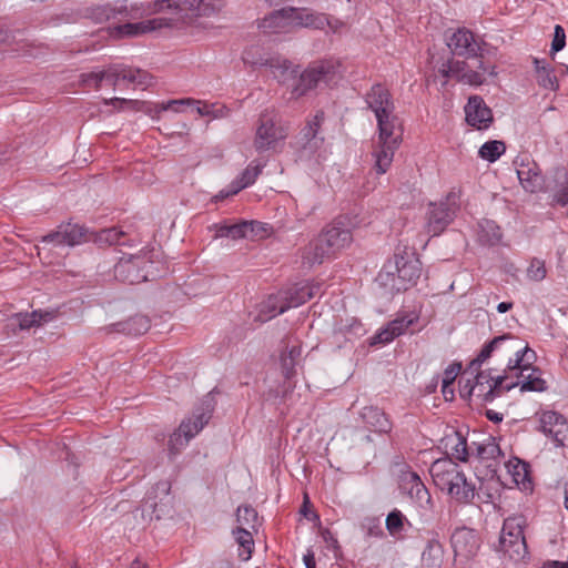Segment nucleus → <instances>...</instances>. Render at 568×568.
I'll return each instance as SVG.
<instances>
[{"label":"nucleus","mask_w":568,"mask_h":568,"mask_svg":"<svg viewBox=\"0 0 568 568\" xmlns=\"http://www.w3.org/2000/svg\"><path fill=\"white\" fill-rule=\"evenodd\" d=\"M367 108L374 113L377 122V142L373 150L374 169L384 174L392 165L395 151L402 142V125L395 112V103L389 90L374 84L365 94Z\"/></svg>","instance_id":"f257e3e1"},{"label":"nucleus","mask_w":568,"mask_h":568,"mask_svg":"<svg viewBox=\"0 0 568 568\" xmlns=\"http://www.w3.org/2000/svg\"><path fill=\"white\" fill-rule=\"evenodd\" d=\"M243 61L251 64H261L270 67L272 74L278 82L286 83L290 80L295 82L291 89V98L300 99L310 91L317 88L320 83L329 84L336 80L341 63L334 59H324L314 61L303 72H300L297 65L286 59L272 58L261 61H254L245 52Z\"/></svg>","instance_id":"f03ea898"},{"label":"nucleus","mask_w":568,"mask_h":568,"mask_svg":"<svg viewBox=\"0 0 568 568\" xmlns=\"http://www.w3.org/2000/svg\"><path fill=\"white\" fill-rule=\"evenodd\" d=\"M435 486L447 493L458 504H470L476 496L475 484L468 481L464 471L452 458L435 460L429 468Z\"/></svg>","instance_id":"7ed1b4c3"},{"label":"nucleus","mask_w":568,"mask_h":568,"mask_svg":"<svg viewBox=\"0 0 568 568\" xmlns=\"http://www.w3.org/2000/svg\"><path fill=\"white\" fill-rule=\"evenodd\" d=\"M473 62L455 60L454 58L436 61L434 68L445 79L444 85L449 79H455L463 84L478 87L486 82L487 75L496 77V65L483 58H473Z\"/></svg>","instance_id":"20e7f679"},{"label":"nucleus","mask_w":568,"mask_h":568,"mask_svg":"<svg viewBox=\"0 0 568 568\" xmlns=\"http://www.w3.org/2000/svg\"><path fill=\"white\" fill-rule=\"evenodd\" d=\"M328 23L324 13H314L307 9L293 7L275 10L266 16L260 23V28L266 33L290 32L295 28L324 29Z\"/></svg>","instance_id":"39448f33"},{"label":"nucleus","mask_w":568,"mask_h":568,"mask_svg":"<svg viewBox=\"0 0 568 568\" xmlns=\"http://www.w3.org/2000/svg\"><path fill=\"white\" fill-rule=\"evenodd\" d=\"M89 241H92V233H88L84 227L72 223L61 224L55 231L42 236L40 241L42 245L38 246V254L49 264H59L60 258L65 254L53 257L51 256L53 250H63L65 246H75Z\"/></svg>","instance_id":"423d86ee"},{"label":"nucleus","mask_w":568,"mask_h":568,"mask_svg":"<svg viewBox=\"0 0 568 568\" xmlns=\"http://www.w3.org/2000/svg\"><path fill=\"white\" fill-rule=\"evenodd\" d=\"M142 7L128 0L92 4L83 10V17L93 23H112L109 31L126 21L140 19Z\"/></svg>","instance_id":"0eeeda50"},{"label":"nucleus","mask_w":568,"mask_h":568,"mask_svg":"<svg viewBox=\"0 0 568 568\" xmlns=\"http://www.w3.org/2000/svg\"><path fill=\"white\" fill-rule=\"evenodd\" d=\"M159 275L150 252L139 254H124L114 265V276L118 281L128 284H139L153 280Z\"/></svg>","instance_id":"6e6552de"},{"label":"nucleus","mask_w":568,"mask_h":568,"mask_svg":"<svg viewBox=\"0 0 568 568\" xmlns=\"http://www.w3.org/2000/svg\"><path fill=\"white\" fill-rule=\"evenodd\" d=\"M460 209V192L452 190L437 202H430L426 212L425 229L430 236H438L454 221Z\"/></svg>","instance_id":"1a4fd4ad"},{"label":"nucleus","mask_w":568,"mask_h":568,"mask_svg":"<svg viewBox=\"0 0 568 568\" xmlns=\"http://www.w3.org/2000/svg\"><path fill=\"white\" fill-rule=\"evenodd\" d=\"M88 80H95V90H99L103 83L115 88L121 81L144 90L152 84L153 78L144 70L116 64L105 70L90 72L87 77Z\"/></svg>","instance_id":"9d476101"},{"label":"nucleus","mask_w":568,"mask_h":568,"mask_svg":"<svg viewBox=\"0 0 568 568\" xmlns=\"http://www.w3.org/2000/svg\"><path fill=\"white\" fill-rule=\"evenodd\" d=\"M526 518L521 515L509 516L504 520L499 537L498 550L510 559H523L527 554V545L524 536Z\"/></svg>","instance_id":"9b49d317"},{"label":"nucleus","mask_w":568,"mask_h":568,"mask_svg":"<svg viewBox=\"0 0 568 568\" xmlns=\"http://www.w3.org/2000/svg\"><path fill=\"white\" fill-rule=\"evenodd\" d=\"M508 375L491 376L490 372H478L475 382L468 389L467 395H475L484 402H493L505 392L513 389L516 383L510 381Z\"/></svg>","instance_id":"f8f14e48"},{"label":"nucleus","mask_w":568,"mask_h":568,"mask_svg":"<svg viewBox=\"0 0 568 568\" xmlns=\"http://www.w3.org/2000/svg\"><path fill=\"white\" fill-rule=\"evenodd\" d=\"M180 17H159L140 22L126 21L123 24L115 26L110 30V36L114 39L140 37L161 29H172L182 22Z\"/></svg>","instance_id":"ddd939ff"},{"label":"nucleus","mask_w":568,"mask_h":568,"mask_svg":"<svg viewBox=\"0 0 568 568\" xmlns=\"http://www.w3.org/2000/svg\"><path fill=\"white\" fill-rule=\"evenodd\" d=\"M287 131L280 125L272 112H263L258 120L256 134L254 139V148L262 153L275 149L280 141L285 140Z\"/></svg>","instance_id":"4468645a"},{"label":"nucleus","mask_w":568,"mask_h":568,"mask_svg":"<svg viewBox=\"0 0 568 568\" xmlns=\"http://www.w3.org/2000/svg\"><path fill=\"white\" fill-rule=\"evenodd\" d=\"M212 407L209 402H204L202 407L194 410L193 416L183 420L179 430L170 436L169 446L173 450L176 444L183 445L181 437L184 436L185 443L193 438L211 419Z\"/></svg>","instance_id":"2eb2a0df"},{"label":"nucleus","mask_w":568,"mask_h":568,"mask_svg":"<svg viewBox=\"0 0 568 568\" xmlns=\"http://www.w3.org/2000/svg\"><path fill=\"white\" fill-rule=\"evenodd\" d=\"M447 47L453 55L466 59L483 58L484 48L475 34L465 28H459L447 37Z\"/></svg>","instance_id":"dca6fc26"},{"label":"nucleus","mask_w":568,"mask_h":568,"mask_svg":"<svg viewBox=\"0 0 568 568\" xmlns=\"http://www.w3.org/2000/svg\"><path fill=\"white\" fill-rule=\"evenodd\" d=\"M450 544L456 558L468 560L477 555L480 547V537L473 528L459 527L453 531Z\"/></svg>","instance_id":"f3484780"},{"label":"nucleus","mask_w":568,"mask_h":568,"mask_svg":"<svg viewBox=\"0 0 568 568\" xmlns=\"http://www.w3.org/2000/svg\"><path fill=\"white\" fill-rule=\"evenodd\" d=\"M550 437L557 446L568 444V422L566 417L554 410H545L539 415V428Z\"/></svg>","instance_id":"a211bd4d"},{"label":"nucleus","mask_w":568,"mask_h":568,"mask_svg":"<svg viewBox=\"0 0 568 568\" xmlns=\"http://www.w3.org/2000/svg\"><path fill=\"white\" fill-rule=\"evenodd\" d=\"M324 111L320 110L315 115L306 121V124L300 131L296 138V144L303 150L314 153L324 142V138L320 136V129L324 122Z\"/></svg>","instance_id":"6ab92c4d"},{"label":"nucleus","mask_w":568,"mask_h":568,"mask_svg":"<svg viewBox=\"0 0 568 568\" xmlns=\"http://www.w3.org/2000/svg\"><path fill=\"white\" fill-rule=\"evenodd\" d=\"M466 122L477 130H486L494 122L491 109L479 95L469 97L465 105Z\"/></svg>","instance_id":"aec40b11"},{"label":"nucleus","mask_w":568,"mask_h":568,"mask_svg":"<svg viewBox=\"0 0 568 568\" xmlns=\"http://www.w3.org/2000/svg\"><path fill=\"white\" fill-rule=\"evenodd\" d=\"M517 165V176L521 186L530 193H535L542 189L544 179L537 163L528 155L521 156L515 161Z\"/></svg>","instance_id":"412c9836"},{"label":"nucleus","mask_w":568,"mask_h":568,"mask_svg":"<svg viewBox=\"0 0 568 568\" xmlns=\"http://www.w3.org/2000/svg\"><path fill=\"white\" fill-rule=\"evenodd\" d=\"M508 351H515V358H510L508 361L507 367L504 371L505 375L510 376V381H513V375H523L524 372L529 371L530 368H535L532 364L536 361V353L528 345L523 347H517L510 345Z\"/></svg>","instance_id":"4be33fe9"},{"label":"nucleus","mask_w":568,"mask_h":568,"mask_svg":"<svg viewBox=\"0 0 568 568\" xmlns=\"http://www.w3.org/2000/svg\"><path fill=\"white\" fill-rule=\"evenodd\" d=\"M224 0H183L182 22L193 17H213L224 8Z\"/></svg>","instance_id":"5701e85b"},{"label":"nucleus","mask_w":568,"mask_h":568,"mask_svg":"<svg viewBox=\"0 0 568 568\" xmlns=\"http://www.w3.org/2000/svg\"><path fill=\"white\" fill-rule=\"evenodd\" d=\"M320 235L326 243L325 247H328L334 256L353 242L351 230L337 225L326 226Z\"/></svg>","instance_id":"b1692460"},{"label":"nucleus","mask_w":568,"mask_h":568,"mask_svg":"<svg viewBox=\"0 0 568 568\" xmlns=\"http://www.w3.org/2000/svg\"><path fill=\"white\" fill-rule=\"evenodd\" d=\"M395 270L402 285L398 288L406 290L414 285L420 276V262L417 258L395 255Z\"/></svg>","instance_id":"393cba45"},{"label":"nucleus","mask_w":568,"mask_h":568,"mask_svg":"<svg viewBox=\"0 0 568 568\" xmlns=\"http://www.w3.org/2000/svg\"><path fill=\"white\" fill-rule=\"evenodd\" d=\"M403 483L412 499H414L422 508L432 507V496L426 486L415 471H408L403 475Z\"/></svg>","instance_id":"a878e982"},{"label":"nucleus","mask_w":568,"mask_h":568,"mask_svg":"<svg viewBox=\"0 0 568 568\" xmlns=\"http://www.w3.org/2000/svg\"><path fill=\"white\" fill-rule=\"evenodd\" d=\"M326 243L318 234L302 250V263L310 267L322 264L325 260L334 257Z\"/></svg>","instance_id":"bb28decb"},{"label":"nucleus","mask_w":568,"mask_h":568,"mask_svg":"<svg viewBox=\"0 0 568 568\" xmlns=\"http://www.w3.org/2000/svg\"><path fill=\"white\" fill-rule=\"evenodd\" d=\"M513 382L516 383L515 387L519 386L521 393H542L548 389V383L542 377V372L538 367L530 368L529 371L524 372L523 375H513Z\"/></svg>","instance_id":"cd10ccee"},{"label":"nucleus","mask_w":568,"mask_h":568,"mask_svg":"<svg viewBox=\"0 0 568 568\" xmlns=\"http://www.w3.org/2000/svg\"><path fill=\"white\" fill-rule=\"evenodd\" d=\"M261 224L254 221H242L235 224H216V237H231L233 240L248 237L260 230Z\"/></svg>","instance_id":"c85d7f7f"},{"label":"nucleus","mask_w":568,"mask_h":568,"mask_svg":"<svg viewBox=\"0 0 568 568\" xmlns=\"http://www.w3.org/2000/svg\"><path fill=\"white\" fill-rule=\"evenodd\" d=\"M442 445L452 460L468 462L469 450L467 439L459 432L453 430L442 439Z\"/></svg>","instance_id":"c756f323"},{"label":"nucleus","mask_w":568,"mask_h":568,"mask_svg":"<svg viewBox=\"0 0 568 568\" xmlns=\"http://www.w3.org/2000/svg\"><path fill=\"white\" fill-rule=\"evenodd\" d=\"M363 422L374 432L387 433L392 424L386 414L378 407L366 406L361 412Z\"/></svg>","instance_id":"7c9ffc66"},{"label":"nucleus","mask_w":568,"mask_h":568,"mask_svg":"<svg viewBox=\"0 0 568 568\" xmlns=\"http://www.w3.org/2000/svg\"><path fill=\"white\" fill-rule=\"evenodd\" d=\"M507 342H517L516 338L509 336V335H501L493 338L490 342L484 345L479 354L475 359H473L467 368V371L464 374H470L473 375L484 362H486L490 356L491 353L497 349L500 345L506 344Z\"/></svg>","instance_id":"2f4dec72"},{"label":"nucleus","mask_w":568,"mask_h":568,"mask_svg":"<svg viewBox=\"0 0 568 568\" xmlns=\"http://www.w3.org/2000/svg\"><path fill=\"white\" fill-rule=\"evenodd\" d=\"M55 316L57 312L54 311L37 310L31 313H20L16 315L14 322L20 329H30L31 327L40 326L43 323L54 320Z\"/></svg>","instance_id":"473e14b6"},{"label":"nucleus","mask_w":568,"mask_h":568,"mask_svg":"<svg viewBox=\"0 0 568 568\" xmlns=\"http://www.w3.org/2000/svg\"><path fill=\"white\" fill-rule=\"evenodd\" d=\"M112 332L124 333L126 335H141L149 331L150 320L144 315H135L126 321L111 325Z\"/></svg>","instance_id":"72a5a7b5"},{"label":"nucleus","mask_w":568,"mask_h":568,"mask_svg":"<svg viewBox=\"0 0 568 568\" xmlns=\"http://www.w3.org/2000/svg\"><path fill=\"white\" fill-rule=\"evenodd\" d=\"M135 3L142 7L143 13L140 18L149 14L160 13L166 9L174 11L173 17L183 16V0H154L146 3Z\"/></svg>","instance_id":"f704fd0d"},{"label":"nucleus","mask_w":568,"mask_h":568,"mask_svg":"<svg viewBox=\"0 0 568 568\" xmlns=\"http://www.w3.org/2000/svg\"><path fill=\"white\" fill-rule=\"evenodd\" d=\"M264 166L265 162L257 160L252 161L242 172L239 181L233 183V193H239L244 187L252 185L261 174Z\"/></svg>","instance_id":"c9c22d12"},{"label":"nucleus","mask_w":568,"mask_h":568,"mask_svg":"<svg viewBox=\"0 0 568 568\" xmlns=\"http://www.w3.org/2000/svg\"><path fill=\"white\" fill-rule=\"evenodd\" d=\"M92 241L99 245H125L126 234L116 227L103 229L92 233Z\"/></svg>","instance_id":"e433bc0d"},{"label":"nucleus","mask_w":568,"mask_h":568,"mask_svg":"<svg viewBox=\"0 0 568 568\" xmlns=\"http://www.w3.org/2000/svg\"><path fill=\"white\" fill-rule=\"evenodd\" d=\"M291 305L288 303L278 304L277 296H270L260 308L257 320L260 322H267L271 318L284 313Z\"/></svg>","instance_id":"4c0bfd02"},{"label":"nucleus","mask_w":568,"mask_h":568,"mask_svg":"<svg viewBox=\"0 0 568 568\" xmlns=\"http://www.w3.org/2000/svg\"><path fill=\"white\" fill-rule=\"evenodd\" d=\"M233 534L240 545L239 557L244 561L248 560L254 548V540L251 530L236 528Z\"/></svg>","instance_id":"58836bf2"},{"label":"nucleus","mask_w":568,"mask_h":568,"mask_svg":"<svg viewBox=\"0 0 568 568\" xmlns=\"http://www.w3.org/2000/svg\"><path fill=\"white\" fill-rule=\"evenodd\" d=\"M257 511L248 505L240 506L236 511L237 528L255 530L257 527Z\"/></svg>","instance_id":"ea45409f"},{"label":"nucleus","mask_w":568,"mask_h":568,"mask_svg":"<svg viewBox=\"0 0 568 568\" xmlns=\"http://www.w3.org/2000/svg\"><path fill=\"white\" fill-rule=\"evenodd\" d=\"M552 204L560 206L568 205V172L561 171L557 173L556 190L552 195Z\"/></svg>","instance_id":"a19ab883"},{"label":"nucleus","mask_w":568,"mask_h":568,"mask_svg":"<svg viewBox=\"0 0 568 568\" xmlns=\"http://www.w3.org/2000/svg\"><path fill=\"white\" fill-rule=\"evenodd\" d=\"M506 151V145L503 141L493 140L484 143L479 149V156L488 162L497 161Z\"/></svg>","instance_id":"79ce46f5"},{"label":"nucleus","mask_w":568,"mask_h":568,"mask_svg":"<svg viewBox=\"0 0 568 568\" xmlns=\"http://www.w3.org/2000/svg\"><path fill=\"white\" fill-rule=\"evenodd\" d=\"M408 523L403 513L398 509H393L386 517V529L393 537H398L405 529V524Z\"/></svg>","instance_id":"37998d69"},{"label":"nucleus","mask_w":568,"mask_h":568,"mask_svg":"<svg viewBox=\"0 0 568 568\" xmlns=\"http://www.w3.org/2000/svg\"><path fill=\"white\" fill-rule=\"evenodd\" d=\"M509 473L513 476L514 481L519 486L521 485L523 489H529L531 486V480L529 478L528 464L516 460V464L511 465L509 468Z\"/></svg>","instance_id":"c03bdc74"},{"label":"nucleus","mask_w":568,"mask_h":568,"mask_svg":"<svg viewBox=\"0 0 568 568\" xmlns=\"http://www.w3.org/2000/svg\"><path fill=\"white\" fill-rule=\"evenodd\" d=\"M318 291V286H311L308 284L302 285L301 287H297L294 294L290 296L288 304L291 307H296L301 304H304L312 300Z\"/></svg>","instance_id":"a18cd8bd"},{"label":"nucleus","mask_w":568,"mask_h":568,"mask_svg":"<svg viewBox=\"0 0 568 568\" xmlns=\"http://www.w3.org/2000/svg\"><path fill=\"white\" fill-rule=\"evenodd\" d=\"M104 103L108 105H112L118 110H124L125 108H130L134 111H145L148 113L152 112L151 108H149L145 102L139 100L112 98L110 100H105Z\"/></svg>","instance_id":"49530a36"},{"label":"nucleus","mask_w":568,"mask_h":568,"mask_svg":"<svg viewBox=\"0 0 568 568\" xmlns=\"http://www.w3.org/2000/svg\"><path fill=\"white\" fill-rule=\"evenodd\" d=\"M476 445V456L479 459H494L501 455L500 447L494 438H488L486 442Z\"/></svg>","instance_id":"de8ad7c7"},{"label":"nucleus","mask_w":568,"mask_h":568,"mask_svg":"<svg viewBox=\"0 0 568 568\" xmlns=\"http://www.w3.org/2000/svg\"><path fill=\"white\" fill-rule=\"evenodd\" d=\"M199 103H200V101L191 99V98L181 99V100H171L168 102L155 104L154 105V114H155V116H159L161 112L169 111V110L179 112L180 108L182 105H185V104L191 105V104H199Z\"/></svg>","instance_id":"09e8293b"},{"label":"nucleus","mask_w":568,"mask_h":568,"mask_svg":"<svg viewBox=\"0 0 568 568\" xmlns=\"http://www.w3.org/2000/svg\"><path fill=\"white\" fill-rule=\"evenodd\" d=\"M362 529L365 531L367 537L383 538L385 535L381 521L376 517L365 518L362 523Z\"/></svg>","instance_id":"8fccbe9b"},{"label":"nucleus","mask_w":568,"mask_h":568,"mask_svg":"<svg viewBox=\"0 0 568 568\" xmlns=\"http://www.w3.org/2000/svg\"><path fill=\"white\" fill-rule=\"evenodd\" d=\"M547 271L545 263L538 258H534L527 268V276L529 280L539 282L546 277Z\"/></svg>","instance_id":"3c124183"},{"label":"nucleus","mask_w":568,"mask_h":568,"mask_svg":"<svg viewBox=\"0 0 568 568\" xmlns=\"http://www.w3.org/2000/svg\"><path fill=\"white\" fill-rule=\"evenodd\" d=\"M538 83L548 90H557L558 89V81L556 75L554 74L552 70L549 67H542L541 73L537 75Z\"/></svg>","instance_id":"603ef678"},{"label":"nucleus","mask_w":568,"mask_h":568,"mask_svg":"<svg viewBox=\"0 0 568 568\" xmlns=\"http://www.w3.org/2000/svg\"><path fill=\"white\" fill-rule=\"evenodd\" d=\"M462 369L460 364H452L449 365L445 372H444V378H443V385H442V392L444 395H446V389L452 386L454 381L456 379L457 375L459 374Z\"/></svg>","instance_id":"864d4df0"},{"label":"nucleus","mask_w":568,"mask_h":568,"mask_svg":"<svg viewBox=\"0 0 568 568\" xmlns=\"http://www.w3.org/2000/svg\"><path fill=\"white\" fill-rule=\"evenodd\" d=\"M566 45L565 29L560 24L555 26L554 39L551 42V52L556 53L562 50Z\"/></svg>","instance_id":"5fc2aeb1"},{"label":"nucleus","mask_w":568,"mask_h":568,"mask_svg":"<svg viewBox=\"0 0 568 568\" xmlns=\"http://www.w3.org/2000/svg\"><path fill=\"white\" fill-rule=\"evenodd\" d=\"M282 353H286V356H288V358L295 361L298 364L302 355L301 343L297 339H287L285 349Z\"/></svg>","instance_id":"6e6d98bb"},{"label":"nucleus","mask_w":568,"mask_h":568,"mask_svg":"<svg viewBox=\"0 0 568 568\" xmlns=\"http://www.w3.org/2000/svg\"><path fill=\"white\" fill-rule=\"evenodd\" d=\"M281 365H282V372L286 379H291L296 375V365L297 363L288 356H286V353L281 354Z\"/></svg>","instance_id":"4d7b16f0"},{"label":"nucleus","mask_w":568,"mask_h":568,"mask_svg":"<svg viewBox=\"0 0 568 568\" xmlns=\"http://www.w3.org/2000/svg\"><path fill=\"white\" fill-rule=\"evenodd\" d=\"M413 322L414 321L412 318L408 320L407 317H399L392 321L388 324V326L393 331L394 335L399 336L407 331V328L413 324Z\"/></svg>","instance_id":"13d9d810"},{"label":"nucleus","mask_w":568,"mask_h":568,"mask_svg":"<svg viewBox=\"0 0 568 568\" xmlns=\"http://www.w3.org/2000/svg\"><path fill=\"white\" fill-rule=\"evenodd\" d=\"M442 555V545L437 540H429L426 548L423 551V559L439 558Z\"/></svg>","instance_id":"bf43d9fd"},{"label":"nucleus","mask_w":568,"mask_h":568,"mask_svg":"<svg viewBox=\"0 0 568 568\" xmlns=\"http://www.w3.org/2000/svg\"><path fill=\"white\" fill-rule=\"evenodd\" d=\"M395 337L397 336L393 334V331L387 325L373 337L372 344H386L392 342Z\"/></svg>","instance_id":"052dcab7"},{"label":"nucleus","mask_w":568,"mask_h":568,"mask_svg":"<svg viewBox=\"0 0 568 568\" xmlns=\"http://www.w3.org/2000/svg\"><path fill=\"white\" fill-rule=\"evenodd\" d=\"M322 537L324 541L328 545V547H332L334 549L339 548L337 539L334 537L329 529H323Z\"/></svg>","instance_id":"680f3d73"},{"label":"nucleus","mask_w":568,"mask_h":568,"mask_svg":"<svg viewBox=\"0 0 568 568\" xmlns=\"http://www.w3.org/2000/svg\"><path fill=\"white\" fill-rule=\"evenodd\" d=\"M303 560L306 568H316L315 555L312 549H308L303 556Z\"/></svg>","instance_id":"e2e57ef3"},{"label":"nucleus","mask_w":568,"mask_h":568,"mask_svg":"<svg viewBox=\"0 0 568 568\" xmlns=\"http://www.w3.org/2000/svg\"><path fill=\"white\" fill-rule=\"evenodd\" d=\"M236 193H233V184L229 190H222L220 191L215 196H213L214 202L223 201L224 199L235 195Z\"/></svg>","instance_id":"0e129e2a"},{"label":"nucleus","mask_w":568,"mask_h":568,"mask_svg":"<svg viewBox=\"0 0 568 568\" xmlns=\"http://www.w3.org/2000/svg\"><path fill=\"white\" fill-rule=\"evenodd\" d=\"M486 417L490 420V422H494V423H499L503 420V414L498 413V412H495L493 409H488L486 412Z\"/></svg>","instance_id":"69168bd1"},{"label":"nucleus","mask_w":568,"mask_h":568,"mask_svg":"<svg viewBox=\"0 0 568 568\" xmlns=\"http://www.w3.org/2000/svg\"><path fill=\"white\" fill-rule=\"evenodd\" d=\"M542 568H568V562L551 560L545 562Z\"/></svg>","instance_id":"338daca9"},{"label":"nucleus","mask_w":568,"mask_h":568,"mask_svg":"<svg viewBox=\"0 0 568 568\" xmlns=\"http://www.w3.org/2000/svg\"><path fill=\"white\" fill-rule=\"evenodd\" d=\"M13 40V37L10 32L0 30V43L3 44H11Z\"/></svg>","instance_id":"774afa93"}]
</instances>
